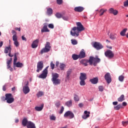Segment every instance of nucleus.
<instances>
[{
  "mask_svg": "<svg viewBox=\"0 0 128 128\" xmlns=\"http://www.w3.org/2000/svg\"><path fill=\"white\" fill-rule=\"evenodd\" d=\"M118 80L120 82H124V76L122 75H121L119 76Z\"/></svg>",
  "mask_w": 128,
  "mask_h": 128,
  "instance_id": "nucleus-43",
  "label": "nucleus"
},
{
  "mask_svg": "<svg viewBox=\"0 0 128 128\" xmlns=\"http://www.w3.org/2000/svg\"><path fill=\"white\" fill-rule=\"evenodd\" d=\"M44 26L41 30V32H50V30L48 28V24L44 23Z\"/></svg>",
  "mask_w": 128,
  "mask_h": 128,
  "instance_id": "nucleus-14",
  "label": "nucleus"
},
{
  "mask_svg": "<svg viewBox=\"0 0 128 128\" xmlns=\"http://www.w3.org/2000/svg\"><path fill=\"white\" fill-rule=\"evenodd\" d=\"M16 30H18V32L20 31V28H15Z\"/></svg>",
  "mask_w": 128,
  "mask_h": 128,
  "instance_id": "nucleus-63",
  "label": "nucleus"
},
{
  "mask_svg": "<svg viewBox=\"0 0 128 128\" xmlns=\"http://www.w3.org/2000/svg\"><path fill=\"white\" fill-rule=\"evenodd\" d=\"M44 96V92L42 91L38 92L36 94L37 98H40V96Z\"/></svg>",
  "mask_w": 128,
  "mask_h": 128,
  "instance_id": "nucleus-37",
  "label": "nucleus"
},
{
  "mask_svg": "<svg viewBox=\"0 0 128 128\" xmlns=\"http://www.w3.org/2000/svg\"><path fill=\"white\" fill-rule=\"evenodd\" d=\"M100 62V59L98 58V56H96L95 58L93 56H90L89 58V64L90 66H92V64L94 66H96V64Z\"/></svg>",
  "mask_w": 128,
  "mask_h": 128,
  "instance_id": "nucleus-4",
  "label": "nucleus"
},
{
  "mask_svg": "<svg viewBox=\"0 0 128 128\" xmlns=\"http://www.w3.org/2000/svg\"><path fill=\"white\" fill-rule=\"evenodd\" d=\"M28 124V122L26 118H24L22 120V125L24 126H26Z\"/></svg>",
  "mask_w": 128,
  "mask_h": 128,
  "instance_id": "nucleus-26",
  "label": "nucleus"
},
{
  "mask_svg": "<svg viewBox=\"0 0 128 128\" xmlns=\"http://www.w3.org/2000/svg\"><path fill=\"white\" fill-rule=\"evenodd\" d=\"M22 90H23L24 94H28V92H30V87L24 86L23 87Z\"/></svg>",
  "mask_w": 128,
  "mask_h": 128,
  "instance_id": "nucleus-22",
  "label": "nucleus"
},
{
  "mask_svg": "<svg viewBox=\"0 0 128 128\" xmlns=\"http://www.w3.org/2000/svg\"><path fill=\"white\" fill-rule=\"evenodd\" d=\"M58 64H60V62H58V61H56V66L57 68L58 66Z\"/></svg>",
  "mask_w": 128,
  "mask_h": 128,
  "instance_id": "nucleus-60",
  "label": "nucleus"
},
{
  "mask_svg": "<svg viewBox=\"0 0 128 128\" xmlns=\"http://www.w3.org/2000/svg\"><path fill=\"white\" fill-rule=\"evenodd\" d=\"M118 102H112V104H114V106H116L118 105Z\"/></svg>",
  "mask_w": 128,
  "mask_h": 128,
  "instance_id": "nucleus-61",
  "label": "nucleus"
},
{
  "mask_svg": "<svg viewBox=\"0 0 128 128\" xmlns=\"http://www.w3.org/2000/svg\"><path fill=\"white\" fill-rule=\"evenodd\" d=\"M126 30H128V28H124L120 33V36H126Z\"/></svg>",
  "mask_w": 128,
  "mask_h": 128,
  "instance_id": "nucleus-34",
  "label": "nucleus"
},
{
  "mask_svg": "<svg viewBox=\"0 0 128 128\" xmlns=\"http://www.w3.org/2000/svg\"><path fill=\"white\" fill-rule=\"evenodd\" d=\"M17 54H18V52L14 53V65L16 66V68H22L24 66V64L20 62H18L16 63V61L18 60V56Z\"/></svg>",
  "mask_w": 128,
  "mask_h": 128,
  "instance_id": "nucleus-6",
  "label": "nucleus"
},
{
  "mask_svg": "<svg viewBox=\"0 0 128 128\" xmlns=\"http://www.w3.org/2000/svg\"><path fill=\"white\" fill-rule=\"evenodd\" d=\"M2 100H6L7 104H12L14 102V98L12 94H6L4 96L2 97Z\"/></svg>",
  "mask_w": 128,
  "mask_h": 128,
  "instance_id": "nucleus-3",
  "label": "nucleus"
},
{
  "mask_svg": "<svg viewBox=\"0 0 128 128\" xmlns=\"http://www.w3.org/2000/svg\"><path fill=\"white\" fill-rule=\"evenodd\" d=\"M48 26L49 28H52V30L54 28V24H48Z\"/></svg>",
  "mask_w": 128,
  "mask_h": 128,
  "instance_id": "nucleus-44",
  "label": "nucleus"
},
{
  "mask_svg": "<svg viewBox=\"0 0 128 128\" xmlns=\"http://www.w3.org/2000/svg\"><path fill=\"white\" fill-rule=\"evenodd\" d=\"M122 104H119L117 106H114V108L115 110H120V108H122Z\"/></svg>",
  "mask_w": 128,
  "mask_h": 128,
  "instance_id": "nucleus-36",
  "label": "nucleus"
},
{
  "mask_svg": "<svg viewBox=\"0 0 128 128\" xmlns=\"http://www.w3.org/2000/svg\"><path fill=\"white\" fill-rule=\"evenodd\" d=\"M88 62H90V60H88L84 59L80 61V64L83 66H88Z\"/></svg>",
  "mask_w": 128,
  "mask_h": 128,
  "instance_id": "nucleus-20",
  "label": "nucleus"
},
{
  "mask_svg": "<svg viewBox=\"0 0 128 128\" xmlns=\"http://www.w3.org/2000/svg\"><path fill=\"white\" fill-rule=\"evenodd\" d=\"M122 104L123 106H126L128 105V104L126 102H124L122 103Z\"/></svg>",
  "mask_w": 128,
  "mask_h": 128,
  "instance_id": "nucleus-56",
  "label": "nucleus"
},
{
  "mask_svg": "<svg viewBox=\"0 0 128 128\" xmlns=\"http://www.w3.org/2000/svg\"><path fill=\"white\" fill-rule=\"evenodd\" d=\"M108 11V10L106 9H104V8H101L100 11V16H104V12H106Z\"/></svg>",
  "mask_w": 128,
  "mask_h": 128,
  "instance_id": "nucleus-28",
  "label": "nucleus"
},
{
  "mask_svg": "<svg viewBox=\"0 0 128 128\" xmlns=\"http://www.w3.org/2000/svg\"><path fill=\"white\" fill-rule=\"evenodd\" d=\"M6 85H4L2 87V90H4V92H6Z\"/></svg>",
  "mask_w": 128,
  "mask_h": 128,
  "instance_id": "nucleus-57",
  "label": "nucleus"
},
{
  "mask_svg": "<svg viewBox=\"0 0 128 128\" xmlns=\"http://www.w3.org/2000/svg\"><path fill=\"white\" fill-rule=\"evenodd\" d=\"M22 40H24L25 42H26V38L24 37V36H22Z\"/></svg>",
  "mask_w": 128,
  "mask_h": 128,
  "instance_id": "nucleus-55",
  "label": "nucleus"
},
{
  "mask_svg": "<svg viewBox=\"0 0 128 128\" xmlns=\"http://www.w3.org/2000/svg\"><path fill=\"white\" fill-rule=\"evenodd\" d=\"M64 106H62L61 108V109L60 110V112H59V114H62V112H64Z\"/></svg>",
  "mask_w": 128,
  "mask_h": 128,
  "instance_id": "nucleus-49",
  "label": "nucleus"
},
{
  "mask_svg": "<svg viewBox=\"0 0 128 128\" xmlns=\"http://www.w3.org/2000/svg\"><path fill=\"white\" fill-rule=\"evenodd\" d=\"M28 128H36V124L34 122L29 121L28 122V124L26 126Z\"/></svg>",
  "mask_w": 128,
  "mask_h": 128,
  "instance_id": "nucleus-23",
  "label": "nucleus"
},
{
  "mask_svg": "<svg viewBox=\"0 0 128 128\" xmlns=\"http://www.w3.org/2000/svg\"><path fill=\"white\" fill-rule=\"evenodd\" d=\"M84 10V8L82 6H77L74 9V11L77 12H82Z\"/></svg>",
  "mask_w": 128,
  "mask_h": 128,
  "instance_id": "nucleus-24",
  "label": "nucleus"
},
{
  "mask_svg": "<svg viewBox=\"0 0 128 128\" xmlns=\"http://www.w3.org/2000/svg\"><path fill=\"white\" fill-rule=\"evenodd\" d=\"M72 58H73L74 60H76L80 58V56L76 54H73L72 55Z\"/></svg>",
  "mask_w": 128,
  "mask_h": 128,
  "instance_id": "nucleus-33",
  "label": "nucleus"
},
{
  "mask_svg": "<svg viewBox=\"0 0 128 128\" xmlns=\"http://www.w3.org/2000/svg\"><path fill=\"white\" fill-rule=\"evenodd\" d=\"M77 26H74L71 30L70 34L72 36H80V32L84 30V28L80 22H78L76 23Z\"/></svg>",
  "mask_w": 128,
  "mask_h": 128,
  "instance_id": "nucleus-1",
  "label": "nucleus"
},
{
  "mask_svg": "<svg viewBox=\"0 0 128 128\" xmlns=\"http://www.w3.org/2000/svg\"><path fill=\"white\" fill-rule=\"evenodd\" d=\"M74 100L75 102H78L80 100V97L76 94H74Z\"/></svg>",
  "mask_w": 128,
  "mask_h": 128,
  "instance_id": "nucleus-39",
  "label": "nucleus"
},
{
  "mask_svg": "<svg viewBox=\"0 0 128 128\" xmlns=\"http://www.w3.org/2000/svg\"><path fill=\"white\" fill-rule=\"evenodd\" d=\"M90 82L92 84H96L98 82V77L94 78L90 80Z\"/></svg>",
  "mask_w": 128,
  "mask_h": 128,
  "instance_id": "nucleus-19",
  "label": "nucleus"
},
{
  "mask_svg": "<svg viewBox=\"0 0 128 128\" xmlns=\"http://www.w3.org/2000/svg\"><path fill=\"white\" fill-rule=\"evenodd\" d=\"M24 86H28V81H26Z\"/></svg>",
  "mask_w": 128,
  "mask_h": 128,
  "instance_id": "nucleus-62",
  "label": "nucleus"
},
{
  "mask_svg": "<svg viewBox=\"0 0 128 128\" xmlns=\"http://www.w3.org/2000/svg\"><path fill=\"white\" fill-rule=\"evenodd\" d=\"M38 42H40V40L38 39H36L33 42L32 44V48H38Z\"/></svg>",
  "mask_w": 128,
  "mask_h": 128,
  "instance_id": "nucleus-16",
  "label": "nucleus"
},
{
  "mask_svg": "<svg viewBox=\"0 0 128 128\" xmlns=\"http://www.w3.org/2000/svg\"><path fill=\"white\" fill-rule=\"evenodd\" d=\"M50 68L52 70H54V64L52 62H50Z\"/></svg>",
  "mask_w": 128,
  "mask_h": 128,
  "instance_id": "nucleus-48",
  "label": "nucleus"
},
{
  "mask_svg": "<svg viewBox=\"0 0 128 128\" xmlns=\"http://www.w3.org/2000/svg\"><path fill=\"white\" fill-rule=\"evenodd\" d=\"M98 90H99V92H104V86H98Z\"/></svg>",
  "mask_w": 128,
  "mask_h": 128,
  "instance_id": "nucleus-51",
  "label": "nucleus"
},
{
  "mask_svg": "<svg viewBox=\"0 0 128 128\" xmlns=\"http://www.w3.org/2000/svg\"><path fill=\"white\" fill-rule=\"evenodd\" d=\"M12 40L14 42L17 41L18 40V36H16V34H14L13 36H12Z\"/></svg>",
  "mask_w": 128,
  "mask_h": 128,
  "instance_id": "nucleus-42",
  "label": "nucleus"
},
{
  "mask_svg": "<svg viewBox=\"0 0 128 128\" xmlns=\"http://www.w3.org/2000/svg\"><path fill=\"white\" fill-rule=\"evenodd\" d=\"M110 40H116V34L111 33L110 36Z\"/></svg>",
  "mask_w": 128,
  "mask_h": 128,
  "instance_id": "nucleus-31",
  "label": "nucleus"
},
{
  "mask_svg": "<svg viewBox=\"0 0 128 128\" xmlns=\"http://www.w3.org/2000/svg\"><path fill=\"white\" fill-rule=\"evenodd\" d=\"M12 34H16V32L14 30H12Z\"/></svg>",
  "mask_w": 128,
  "mask_h": 128,
  "instance_id": "nucleus-64",
  "label": "nucleus"
},
{
  "mask_svg": "<svg viewBox=\"0 0 128 128\" xmlns=\"http://www.w3.org/2000/svg\"><path fill=\"white\" fill-rule=\"evenodd\" d=\"M12 52V48L10 47V45L5 48L4 50V54H8V52Z\"/></svg>",
  "mask_w": 128,
  "mask_h": 128,
  "instance_id": "nucleus-25",
  "label": "nucleus"
},
{
  "mask_svg": "<svg viewBox=\"0 0 128 128\" xmlns=\"http://www.w3.org/2000/svg\"><path fill=\"white\" fill-rule=\"evenodd\" d=\"M11 52H9L8 56H9L10 58H12V56H14V55L12 54Z\"/></svg>",
  "mask_w": 128,
  "mask_h": 128,
  "instance_id": "nucleus-58",
  "label": "nucleus"
},
{
  "mask_svg": "<svg viewBox=\"0 0 128 128\" xmlns=\"http://www.w3.org/2000/svg\"><path fill=\"white\" fill-rule=\"evenodd\" d=\"M86 73H80V86H84L86 84Z\"/></svg>",
  "mask_w": 128,
  "mask_h": 128,
  "instance_id": "nucleus-5",
  "label": "nucleus"
},
{
  "mask_svg": "<svg viewBox=\"0 0 128 128\" xmlns=\"http://www.w3.org/2000/svg\"><path fill=\"white\" fill-rule=\"evenodd\" d=\"M12 58H10V60L7 61V64H12Z\"/></svg>",
  "mask_w": 128,
  "mask_h": 128,
  "instance_id": "nucleus-54",
  "label": "nucleus"
},
{
  "mask_svg": "<svg viewBox=\"0 0 128 128\" xmlns=\"http://www.w3.org/2000/svg\"><path fill=\"white\" fill-rule=\"evenodd\" d=\"M93 46L95 48H96L98 50H102V48H104V46H102L100 43L98 42H94Z\"/></svg>",
  "mask_w": 128,
  "mask_h": 128,
  "instance_id": "nucleus-12",
  "label": "nucleus"
},
{
  "mask_svg": "<svg viewBox=\"0 0 128 128\" xmlns=\"http://www.w3.org/2000/svg\"><path fill=\"white\" fill-rule=\"evenodd\" d=\"M65 104L68 106V108H70V106H72V100L68 101L66 102Z\"/></svg>",
  "mask_w": 128,
  "mask_h": 128,
  "instance_id": "nucleus-30",
  "label": "nucleus"
},
{
  "mask_svg": "<svg viewBox=\"0 0 128 128\" xmlns=\"http://www.w3.org/2000/svg\"><path fill=\"white\" fill-rule=\"evenodd\" d=\"M14 44L16 46V48H18L20 46V43L18 42V41H14Z\"/></svg>",
  "mask_w": 128,
  "mask_h": 128,
  "instance_id": "nucleus-45",
  "label": "nucleus"
},
{
  "mask_svg": "<svg viewBox=\"0 0 128 128\" xmlns=\"http://www.w3.org/2000/svg\"><path fill=\"white\" fill-rule=\"evenodd\" d=\"M46 76H48V70L44 69L42 74L38 76V78H46Z\"/></svg>",
  "mask_w": 128,
  "mask_h": 128,
  "instance_id": "nucleus-11",
  "label": "nucleus"
},
{
  "mask_svg": "<svg viewBox=\"0 0 128 128\" xmlns=\"http://www.w3.org/2000/svg\"><path fill=\"white\" fill-rule=\"evenodd\" d=\"M51 48L50 43V42H46L45 48H43L40 51L41 54H42L44 52H48L50 50Z\"/></svg>",
  "mask_w": 128,
  "mask_h": 128,
  "instance_id": "nucleus-7",
  "label": "nucleus"
},
{
  "mask_svg": "<svg viewBox=\"0 0 128 128\" xmlns=\"http://www.w3.org/2000/svg\"><path fill=\"white\" fill-rule=\"evenodd\" d=\"M62 18L64 20H68V16H62Z\"/></svg>",
  "mask_w": 128,
  "mask_h": 128,
  "instance_id": "nucleus-50",
  "label": "nucleus"
},
{
  "mask_svg": "<svg viewBox=\"0 0 128 128\" xmlns=\"http://www.w3.org/2000/svg\"><path fill=\"white\" fill-rule=\"evenodd\" d=\"M125 98H124V95L122 94L121 95L120 98H118V102H124V100Z\"/></svg>",
  "mask_w": 128,
  "mask_h": 128,
  "instance_id": "nucleus-29",
  "label": "nucleus"
},
{
  "mask_svg": "<svg viewBox=\"0 0 128 128\" xmlns=\"http://www.w3.org/2000/svg\"><path fill=\"white\" fill-rule=\"evenodd\" d=\"M124 6L126 8H128V0H126L124 2Z\"/></svg>",
  "mask_w": 128,
  "mask_h": 128,
  "instance_id": "nucleus-52",
  "label": "nucleus"
},
{
  "mask_svg": "<svg viewBox=\"0 0 128 128\" xmlns=\"http://www.w3.org/2000/svg\"><path fill=\"white\" fill-rule=\"evenodd\" d=\"M64 118H68L70 119L74 118V114L72 111L68 110L64 114Z\"/></svg>",
  "mask_w": 128,
  "mask_h": 128,
  "instance_id": "nucleus-9",
  "label": "nucleus"
},
{
  "mask_svg": "<svg viewBox=\"0 0 128 128\" xmlns=\"http://www.w3.org/2000/svg\"><path fill=\"white\" fill-rule=\"evenodd\" d=\"M46 10H47L46 14L48 16H52L53 12L52 8H46Z\"/></svg>",
  "mask_w": 128,
  "mask_h": 128,
  "instance_id": "nucleus-27",
  "label": "nucleus"
},
{
  "mask_svg": "<svg viewBox=\"0 0 128 128\" xmlns=\"http://www.w3.org/2000/svg\"><path fill=\"white\" fill-rule=\"evenodd\" d=\"M109 12L110 14H112L114 16H116L118 14V12L116 10H114V8H110L109 10Z\"/></svg>",
  "mask_w": 128,
  "mask_h": 128,
  "instance_id": "nucleus-21",
  "label": "nucleus"
},
{
  "mask_svg": "<svg viewBox=\"0 0 128 128\" xmlns=\"http://www.w3.org/2000/svg\"><path fill=\"white\" fill-rule=\"evenodd\" d=\"M78 106H80V108H82V106H84V104L82 103H80L78 104Z\"/></svg>",
  "mask_w": 128,
  "mask_h": 128,
  "instance_id": "nucleus-59",
  "label": "nucleus"
},
{
  "mask_svg": "<svg viewBox=\"0 0 128 128\" xmlns=\"http://www.w3.org/2000/svg\"><path fill=\"white\" fill-rule=\"evenodd\" d=\"M72 69H69L67 72H66V80H70V74H72Z\"/></svg>",
  "mask_w": 128,
  "mask_h": 128,
  "instance_id": "nucleus-15",
  "label": "nucleus"
},
{
  "mask_svg": "<svg viewBox=\"0 0 128 128\" xmlns=\"http://www.w3.org/2000/svg\"><path fill=\"white\" fill-rule=\"evenodd\" d=\"M71 42L73 46H76L78 44V40L76 39H72L71 40Z\"/></svg>",
  "mask_w": 128,
  "mask_h": 128,
  "instance_id": "nucleus-38",
  "label": "nucleus"
},
{
  "mask_svg": "<svg viewBox=\"0 0 128 128\" xmlns=\"http://www.w3.org/2000/svg\"><path fill=\"white\" fill-rule=\"evenodd\" d=\"M42 108H44V104H42L41 106H36L35 107V110L37 112H40V110H42Z\"/></svg>",
  "mask_w": 128,
  "mask_h": 128,
  "instance_id": "nucleus-32",
  "label": "nucleus"
},
{
  "mask_svg": "<svg viewBox=\"0 0 128 128\" xmlns=\"http://www.w3.org/2000/svg\"><path fill=\"white\" fill-rule=\"evenodd\" d=\"M60 75L58 73L52 74V78L51 80L54 86H58L60 84V80L58 79Z\"/></svg>",
  "mask_w": 128,
  "mask_h": 128,
  "instance_id": "nucleus-2",
  "label": "nucleus"
},
{
  "mask_svg": "<svg viewBox=\"0 0 128 128\" xmlns=\"http://www.w3.org/2000/svg\"><path fill=\"white\" fill-rule=\"evenodd\" d=\"M105 56L108 58L110 60L114 56V54L112 50H108L104 52Z\"/></svg>",
  "mask_w": 128,
  "mask_h": 128,
  "instance_id": "nucleus-8",
  "label": "nucleus"
},
{
  "mask_svg": "<svg viewBox=\"0 0 128 128\" xmlns=\"http://www.w3.org/2000/svg\"><path fill=\"white\" fill-rule=\"evenodd\" d=\"M50 120H56V117L54 116V115L52 114L50 116Z\"/></svg>",
  "mask_w": 128,
  "mask_h": 128,
  "instance_id": "nucleus-40",
  "label": "nucleus"
},
{
  "mask_svg": "<svg viewBox=\"0 0 128 128\" xmlns=\"http://www.w3.org/2000/svg\"><path fill=\"white\" fill-rule=\"evenodd\" d=\"M122 124L124 126H128V121L122 122Z\"/></svg>",
  "mask_w": 128,
  "mask_h": 128,
  "instance_id": "nucleus-47",
  "label": "nucleus"
},
{
  "mask_svg": "<svg viewBox=\"0 0 128 128\" xmlns=\"http://www.w3.org/2000/svg\"><path fill=\"white\" fill-rule=\"evenodd\" d=\"M56 106V108H60V102H58L56 103L55 104Z\"/></svg>",
  "mask_w": 128,
  "mask_h": 128,
  "instance_id": "nucleus-46",
  "label": "nucleus"
},
{
  "mask_svg": "<svg viewBox=\"0 0 128 128\" xmlns=\"http://www.w3.org/2000/svg\"><path fill=\"white\" fill-rule=\"evenodd\" d=\"M84 114L82 116V118L84 120H86L88 118H90V112H88L86 110L84 112Z\"/></svg>",
  "mask_w": 128,
  "mask_h": 128,
  "instance_id": "nucleus-17",
  "label": "nucleus"
},
{
  "mask_svg": "<svg viewBox=\"0 0 128 128\" xmlns=\"http://www.w3.org/2000/svg\"><path fill=\"white\" fill-rule=\"evenodd\" d=\"M104 78L108 84H110L112 82V78L110 77V74L107 72L104 76Z\"/></svg>",
  "mask_w": 128,
  "mask_h": 128,
  "instance_id": "nucleus-13",
  "label": "nucleus"
},
{
  "mask_svg": "<svg viewBox=\"0 0 128 128\" xmlns=\"http://www.w3.org/2000/svg\"><path fill=\"white\" fill-rule=\"evenodd\" d=\"M66 64H64L62 63H60V68L61 70H64V68H66Z\"/></svg>",
  "mask_w": 128,
  "mask_h": 128,
  "instance_id": "nucleus-35",
  "label": "nucleus"
},
{
  "mask_svg": "<svg viewBox=\"0 0 128 128\" xmlns=\"http://www.w3.org/2000/svg\"><path fill=\"white\" fill-rule=\"evenodd\" d=\"M42 68H44V62L42 61L38 62L37 64L36 72H40V70H42Z\"/></svg>",
  "mask_w": 128,
  "mask_h": 128,
  "instance_id": "nucleus-10",
  "label": "nucleus"
},
{
  "mask_svg": "<svg viewBox=\"0 0 128 128\" xmlns=\"http://www.w3.org/2000/svg\"><path fill=\"white\" fill-rule=\"evenodd\" d=\"M56 16L58 18H62V15L60 13L57 12L56 14Z\"/></svg>",
  "mask_w": 128,
  "mask_h": 128,
  "instance_id": "nucleus-41",
  "label": "nucleus"
},
{
  "mask_svg": "<svg viewBox=\"0 0 128 128\" xmlns=\"http://www.w3.org/2000/svg\"><path fill=\"white\" fill-rule=\"evenodd\" d=\"M80 58H84L86 56V51L82 49L78 54Z\"/></svg>",
  "mask_w": 128,
  "mask_h": 128,
  "instance_id": "nucleus-18",
  "label": "nucleus"
},
{
  "mask_svg": "<svg viewBox=\"0 0 128 128\" xmlns=\"http://www.w3.org/2000/svg\"><path fill=\"white\" fill-rule=\"evenodd\" d=\"M56 2L58 4H62V0H56Z\"/></svg>",
  "mask_w": 128,
  "mask_h": 128,
  "instance_id": "nucleus-53",
  "label": "nucleus"
}]
</instances>
